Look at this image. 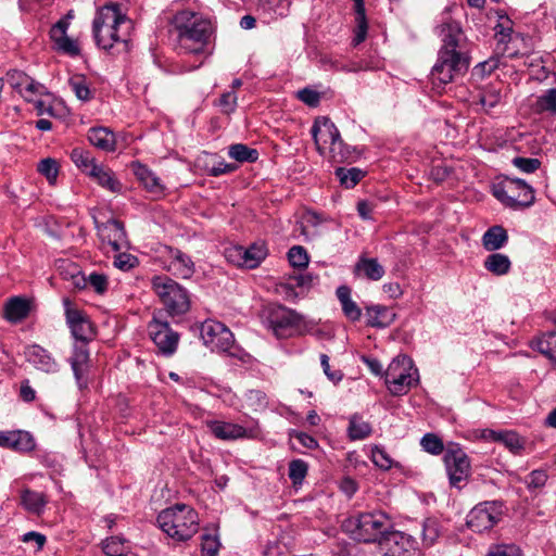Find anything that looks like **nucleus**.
Returning <instances> with one entry per match:
<instances>
[{"label":"nucleus","instance_id":"obj_3","mask_svg":"<svg viewBox=\"0 0 556 556\" xmlns=\"http://www.w3.org/2000/svg\"><path fill=\"white\" fill-rule=\"evenodd\" d=\"M132 22L119 10L116 3L100 8L92 22V34L98 47L109 50L115 43L127 45Z\"/></svg>","mask_w":556,"mask_h":556},{"label":"nucleus","instance_id":"obj_63","mask_svg":"<svg viewBox=\"0 0 556 556\" xmlns=\"http://www.w3.org/2000/svg\"><path fill=\"white\" fill-rule=\"evenodd\" d=\"M41 85L35 83L33 79L28 77V81L25 83L22 92H20L27 101L33 100V96L39 93V89Z\"/></svg>","mask_w":556,"mask_h":556},{"label":"nucleus","instance_id":"obj_59","mask_svg":"<svg viewBox=\"0 0 556 556\" xmlns=\"http://www.w3.org/2000/svg\"><path fill=\"white\" fill-rule=\"evenodd\" d=\"M547 481V475L543 470H533L528 477H527V485L529 489H540L542 488Z\"/></svg>","mask_w":556,"mask_h":556},{"label":"nucleus","instance_id":"obj_22","mask_svg":"<svg viewBox=\"0 0 556 556\" xmlns=\"http://www.w3.org/2000/svg\"><path fill=\"white\" fill-rule=\"evenodd\" d=\"M168 270L179 278H190L194 273V263L191 257L179 250L172 251Z\"/></svg>","mask_w":556,"mask_h":556},{"label":"nucleus","instance_id":"obj_31","mask_svg":"<svg viewBox=\"0 0 556 556\" xmlns=\"http://www.w3.org/2000/svg\"><path fill=\"white\" fill-rule=\"evenodd\" d=\"M48 500L41 492L24 489L21 492V504L30 514L40 515Z\"/></svg>","mask_w":556,"mask_h":556},{"label":"nucleus","instance_id":"obj_52","mask_svg":"<svg viewBox=\"0 0 556 556\" xmlns=\"http://www.w3.org/2000/svg\"><path fill=\"white\" fill-rule=\"evenodd\" d=\"M220 543L217 535L203 534L202 535V556H216L219 549Z\"/></svg>","mask_w":556,"mask_h":556},{"label":"nucleus","instance_id":"obj_61","mask_svg":"<svg viewBox=\"0 0 556 556\" xmlns=\"http://www.w3.org/2000/svg\"><path fill=\"white\" fill-rule=\"evenodd\" d=\"M298 98L309 106H316L319 103V93L309 88L299 90Z\"/></svg>","mask_w":556,"mask_h":556},{"label":"nucleus","instance_id":"obj_64","mask_svg":"<svg viewBox=\"0 0 556 556\" xmlns=\"http://www.w3.org/2000/svg\"><path fill=\"white\" fill-rule=\"evenodd\" d=\"M236 168H237V166L233 165V164H228V163H225V162H219L217 165L213 166L210 169V174L212 176L217 177V176H220V175H224V174H227V173H231Z\"/></svg>","mask_w":556,"mask_h":556},{"label":"nucleus","instance_id":"obj_26","mask_svg":"<svg viewBox=\"0 0 556 556\" xmlns=\"http://www.w3.org/2000/svg\"><path fill=\"white\" fill-rule=\"evenodd\" d=\"M89 142L103 151L115 150V135L106 127H92L88 131Z\"/></svg>","mask_w":556,"mask_h":556},{"label":"nucleus","instance_id":"obj_24","mask_svg":"<svg viewBox=\"0 0 556 556\" xmlns=\"http://www.w3.org/2000/svg\"><path fill=\"white\" fill-rule=\"evenodd\" d=\"M367 325L376 328H386L395 319V313L392 308L383 305H372L367 307Z\"/></svg>","mask_w":556,"mask_h":556},{"label":"nucleus","instance_id":"obj_47","mask_svg":"<svg viewBox=\"0 0 556 556\" xmlns=\"http://www.w3.org/2000/svg\"><path fill=\"white\" fill-rule=\"evenodd\" d=\"M439 536V525L435 519L428 518L422 523L421 538L425 546L434 544Z\"/></svg>","mask_w":556,"mask_h":556},{"label":"nucleus","instance_id":"obj_19","mask_svg":"<svg viewBox=\"0 0 556 556\" xmlns=\"http://www.w3.org/2000/svg\"><path fill=\"white\" fill-rule=\"evenodd\" d=\"M98 235L103 242L112 247L114 251H119L126 241L124 226L116 219H109L105 223L97 224Z\"/></svg>","mask_w":556,"mask_h":556},{"label":"nucleus","instance_id":"obj_13","mask_svg":"<svg viewBox=\"0 0 556 556\" xmlns=\"http://www.w3.org/2000/svg\"><path fill=\"white\" fill-rule=\"evenodd\" d=\"M443 460L450 484L460 489V483L467 481L470 476L471 466L469 457L462 448L454 447L445 452Z\"/></svg>","mask_w":556,"mask_h":556},{"label":"nucleus","instance_id":"obj_42","mask_svg":"<svg viewBox=\"0 0 556 556\" xmlns=\"http://www.w3.org/2000/svg\"><path fill=\"white\" fill-rule=\"evenodd\" d=\"M356 269L362 270L371 280H379L384 275L382 265L376 258H361L356 264Z\"/></svg>","mask_w":556,"mask_h":556},{"label":"nucleus","instance_id":"obj_38","mask_svg":"<svg viewBox=\"0 0 556 556\" xmlns=\"http://www.w3.org/2000/svg\"><path fill=\"white\" fill-rule=\"evenodd\" d=\"M370 433L371 426L367 421L356 414L351 416L348 428V434L351 440H364Z\"/></svg>","mask_w":556,"mask_h":556},{"label":"nucleus","instance_id":"obj_49","mask_svg":"<svg viewBox=\"0 0 556 556\" xmlns=\"http://www.w3.org/2000/svg\"><path fill=\"white\" fill-rule=\"evenodd\" d=\"M290 265L294 268H304L308 264L306 250L301 245L292 247L288 252Z\"/></svg>","mask_w":556,"mask_h":556},{"label":"nucleus","instance_id":"obj_50","mask_svg":"<svg viewBox=\"0 0 556 556\" xmlns=\"http://www.w3.org/2000/svg\"><path fill=\"white\" fill-rule=\"evenodd\" d=\"M420 444L426 452L431 453L433 455H439L444 450L442 440L433 433L425 434L421 439Z\"/></svg>","mask_w":556,"mask_h":556},{"label":"nucleus","instance_id":"obj_40","mask_svg":"<svg viewBox=\"0 0 556 556\" xmlns=\"http://www.w3.org/2000/svg\"><path fill=\"white\" fill-rule=\"evenodd\" d=\"M71 159L75 165L87 175L92 170L93 166L98 165L91 152L83 148L73 149L71 152Z\"/></svg>","mask_w":556,"mask_h":556},{"label":"nucleus","instance_id":"obj_32","mask_svg":"<svg viewBox=\"0 0 556 556\" xmlns=\"http://www.w3.org/2000/svg\"><path fill=\"white\" fill-rule=\"evenodd\" d=\"M337 296L342 306L343 314L351 321L361 319L362 311L351 298V289L346 286H340L337 289Z\"/></svg>","mask_w":556,"mask_h":556},{"label":"nucleus","instance_id":"obj_4","mask_svg":"<svg viewBox=\"0 0 556 556\" xmlns=\"http://www.w3.org/2000/svg\"><path fill=\"white\" fill-rule=\"evenodd\" d=\"M170 24L177 33L179 49L185 53H204L212 34L211 22L202 14L181 10L174 14Z\"/></svg>","mask_w":556,"mask_h":556},{"label":"nucleus","instance_id":"obj_55","mask_svg":"<svg viewBox=\"0 0 556 556\" xmlns=\"http://www.w3.org/2000/svg\"><path fill=\"white\" fill-rule=\"evenodd\" d=\"M137 264V257L129 253H118L114 257V266L124 271L134 268Z\"/></svg>","mask_w":556,"mask_h":556},{"label":"nucleus","instance_id":"obj_34","mask_svg":"<svg viewBox=\"0 0 556 556\" xmlns=\"http://www.w3.org/2000/svg\"><path fill=\"white\" fill-rule=\"evenodd\" d=\"M483 266L489 273L495 276H504L509 273L511 262L505 254L492 253L485 257Z\"/></svg>","mask_w":556,"mask_h":556},{"label":"nucleus","instance_id":"obj_48","mask_svg":"<svg viewBox=\"0 0 556 556\" xmlns=\"http://www.w3.org/2000/svg\"><path fill=\"white\" fill-rule=\"evenodd\" d=\"M498 65L500 59L497 56L490 58L489 60L477 64L471 71V76L476 80L483 79L486 75H490L493 71H495Z\"/></svg>","mask_w":556,"mask_h":556},{"label":"nucleus","instance_id":"obj_41","mask_svg":"<svg viewBox=\"0 0 556 556\" xmlns=\"http://www.w3.org/2000/svg\"><path fill=\"white\" fill-rule=\"evenodd\" d=\"M336 176L340 180V184L346 189L354 188L361 179L365 176V173L356 167L345 169L339 167L336 169Z\"/></svg>","mask_w":556,"mask_h":556},{"label":"nucleus","instance_id":"obj_25","mask_svg":"<svg viewBox=\"0 0 556 556\" xmlns=\"http://www.w3.org/2000/svg\"><path fill=\"white\" fill-rule=\"evenodd\" d=\"M74 285L79 289H91L99 294H103L108 289V277L97 271L85 275H73Z\"/></svg>","mask_w":556,"mask_h":556},{"label":"nucleus","instance_id":"obj_51","mask_svg":"<svg viewBox=\"0 0 556 556\" xmlns=\"http://www.w3.org/2000/svg\"><path fill=\"white\" fill-rule=\"evenodd\" d=\"M497 442L503 443L513 453H517L523 445L520 437L514 431H501Z\"/></svg>","mask_w":556,"mask_h":556},{"label":"nucleus","instance_id":"obj_44","mask_svg":"<svg viewBox=\"0 0 556 556\" xmlns=\"http://www.w3.org/2000/svg\"><path fill=\"white\" fill-rule=\"evenodd\" d=\"M68 85L75 96L81 101H88L92 94L85 76L75 75L70 78Z\"/></svg>","mask_w":556,"mask_h":556},{"label":"nucleus","instance_id":"obj_37","mask_svg":"<svg viewBox=\"0 0 556 556\" xmlns=\"http://www.w3.org/2000/svg\"><path fill=\"white\" fill-rule=\"evenodd\" d=\"M535 113L556 115V88H551L539 96L533 105Z\"/></svg>","mask_w":556,"mask_h":556},{"label":"nucleus","instance_id":"obj_27","mask_svg":"<svg viewBox=\"0 0 556 556\" xmlns=\"http://www.w3.org/2000/svg\"><path fill=\"white\" fill-rule=\"evenodd\" d=\"M88 176L94 179L101 187L112 192H121L122 190V185L115 178L114 173L102 164L93 166Z\"/></svg>","mask_w":556,"mask_h":556},{"label":"nucleus","instance_id":"obj_17","mask_svg":"<svg viewBox=\"0 0 556 556\" xmlns=\"http://www.w3.org/2000/svg\"><path fill=\"white\" fill-rule=\"evenodd\" d=\"M149 333L159 350L165 355H172L178 345L179 336L167 321L156 318L149 324Z\"/></svg>","mask_w":556,"mask_h":556},{"label":"nucleus","instance_id":"obj_16","mask_svg":"<svg viewBox=\"0 0 556 556\" xmlns=\"http://www.w3.org/2000/svg\"><path fill=\"white\" fill-rule=\"evenodd\" d=\"M266 255L267 250L264 243H254L249 248L231 247L225 252L228 262L250 269L256 268Z\"/></svg>","mask_w":556,"mask_h":556},{"label":"nucleus","instance_id":"obj_2","mask_svg":"<svg viewBox=\"0 0 556 556\" xmlns=\"http://www.w3.org/2000/svg\"><path fill=\"white\" fill-rule=\"evenodd\" d=\"M66 324L74 339L72 354L68 357L76 383L80 390L87 388L91 368L88 344L96 338V330L88 316L73 307L68 298L63 299Z\"/></svg>","mask_w":556,"mask_h":556},{"label":"nucleus","instance_id":"obj_39","mask_svg":"<svg viewBox=\"0 0 556 556\" xmlns=\"http://www.w3.org/2000/svg\"><path fill=\"white\" fill-rule=\"evenodd\" d=\"M102 548L108 556H125L130 551V545L127 540L116 535L103 541Z\"/></svg>","mask_w":556,"mask_h":556},{"label":"nucleus","instance_id":"obj_60","mask_svg":"<svg viewBox=\"0 0 556 556\" xmlns=\"http://www.w3.org/2000/svg\"><path fill=\"white\" fill-rule=\"evenodd\" d=\"M219 106L224 113H231L237 106V96L232 91H228L222 94L219 99Z\"/></svg>","mask_w":556,"mask_h":556},{"label":"nucleus","instance_id":"obj_1","mask_svg":"<svg viewBox=\"0 0 556 556\" xmlns=\"http://www.w3.org/2000/svg\"><path fill=\"white\" fill-rule=\"evenodd\" d=\"M442 47L431 70V80L440 88L464 75L470 65L469 45L457 22H443L440 26Z\"/></svg>","mask_w":556,"mask_h":556},{"label":"nucleus","instance_id":"obj_23","mask_svg":"<svg viewBox=\"0 0 556 556\" xmlns=\"http://www.w3.org/2000/svg\"><path fill=\"white\" fill-rule=\"evenodd\" d=\"M132 168L137 179L142 184L148 192L157 195L163 193L164 186L160 178L150 168L140 163H134Z\"/></svg>","mask_w":556,"mask_h":556},{"label":"nucleus","instance_id":"obj_18","mask_svg":"<svg viewBox=\"0 0 556 556\" xmlns=\"http://www.w3.org/2000/svg\"><path fill=\"white\" fill-rule=\"evenodd\" d=\"M74 12L70 11L63 18L58 21L50 29V38L54 42L55 48L68 55H78L79 47L77 42L67 36V28Z\"/></svg>","mask_w":556,"mask_h":556},{"label":"nucleus","instance_id":"obj_46","mask_svg":"<svg viewBox=\"0 0 556 556\" xmlns=\"http://www.w3.org/2000/svg\"><path fill=\"white\" fill-rule=\"evenodd\" d=\"M307 464L302 459H293L289 464V478L293 485H301L307 475Z\"/></svg>","mask_w":556,"mask_h":556},{"label":"nucleus","instance_id":"obj_6","mask_svg":"<svg viewBox=\"0 0 556 556\" xmlns=\"http://www.w3.org/2000/svg\"><path fill=\"white\" fill-rule=\"evenodd\" d=\"M157 523L169 538L182 542L198 532L199 517L193 508L185 504H176L159 514Z\"/></svg>","mask_w":556,"mask_h":556},{"label":"nucleus","instance_id":"obj_53","mask_svg":"<svg viewBox=\"0 0 556 556\" xmlns=\"http://www.w3.org/2000/svg\"><path fill=\"white\" fill-rule=\"evenodd\" d=\"M371 460L374 462V464L376 466H378L384 470H388L392 467L391 457L388 455V453L383 448H381L379 446L372 447Z\"/></svg>","mask_w":556,"mask_h":556},{"label":"nucleus","instance_id":"obj_45","mask_svg":"<svg viewBox=\"0 0 556 556\" xmlns=\"http://www.w3.org/2000/svg\"><path fill=\"white\" fill-rule=\"evenodd\" d=\"M37 170L46 177L50 185L56 182L59 175V164L54 159L47 157L39 162Z\"/></svg>","mask_w":556,"mask_h":556},{"label":"nucleus","instance_id":"obj_21","mask_svg":"<svg viewBox=\"0 0 556 556\" xmlns=\"http://www.w3.org/2000/svg\"><path fill=\"white\" fill-rule=\"evenodd\" d=\"M206 426L210 431L220 440H237L241 438H249L251 437L252 432V430H248L240 425L220 420H210L206 422Z\"/></svg>","mask_w":556,"mask_h":556},{"label":"nucleus","instance_id":"obj_11","mask_svg":"<svg viewBox=\"0 0 556 556\" xmlns=\"http://www.w3.org/2000/svg\"><path fill=\"white\" fill-rule=\"evenodd\" d=\"M311 132L320 154L324 153L326 146L329 144L330 153L341 154L340 159L344 157L345 154L341 151L344 142L341 139L339 129L330 118L325 116L316 118Z\"/></svg>","mask_w":556,"mask_h":556},{"label":"nucleus","instance_id":"obj_36","mask_svg":"<svg viewBox=\"0 0 556 556\" xmlns=\"http://www.w3.org/2000/svg\"><path fill=\"white\" fill-rule=\"evenodd\" d=\"M35 446L33 437L26 431H8V446L15 451L27 452Z\"/></svg>","mask_w":556,"mask_h":556},{"label":"nucleus","instance_id":"obj_9","mask_svg":"<svg viewBox=\"0 0 556 556\" xmlns=\"http://www.w3.org/2000/svg\"><path fill=\"white\" fill-rule=\"evenodd\" d=\"M493 195L505 206L513 210L530 207L534 201V190L525 180L505 178L493 186Z\"/></svg>","mask_w":556,"mask_h":556},{"label":"nucleus","instance_id":"obj_57","mask_svg":"<svg viewBox=\"0 0 556 556\" xmlns=\"http://www.w3.org/2000/svg\"><path fill=\"white\" fill-rule=\"evenodd\" d=\"M480 103L485 109L495 108L501 101V93L495 89H488L480 94Z\"/></svg>","mask_w":556,"mask_h":556},{"label":"nucleus","instance_id":"obj_33","mask_svg":"<svg viewBox=\"0 0 556 556\" xmlns=\"http://www.w3.org/2000/svg\"><path fill=\"white\" fill-rule=\"evenodd\" d=\"M531 348L556 364V332L544 333L531 341Z\"/></svg>","mask_w":556,"mask_h":556},{"label":"nucleus","instance_id":"obj_8","mask_svg":"<svg viewBox=\"0 0 556 556\" xmlns=\"http://www.w3.org/2000/svg\"><path fill=\"white\" fill-rule=\"evenodd\" d=\"M151 285L169 316H181L190 309L191 301L188 290L174 279L167 276H155Z\"/></svg>","mask_w":556,"mask_h":556},{"label":"nucleus","instance_id":"obj_20","mask_svg":"<svg viewBox=\"0 0 556 556\" xmlns=\"http://www.w3.org/2000/svg\"><path fill=\"white\" fill-rule=\"evenodd\" d=\"M25 355L27 361L37 369L47 374H54L59 370V364L46 349L34 344L26 349Z\"/></svg>","mask_w":556,"mask_h":556},{"label":"nucleus","instance_id":"obj_15","mask_svg":"<svg viewBox=\"0 0 556 556\" xmlns=\"http://www.w3.org/2000/svg\"><path fill=\"white\" fill-rule=\"evenodd\" d=\"M378 548L383 556H406L417 548V541L409 534L389 529L378 541Z\"/></svg>","mask_w":556,"mask_h":556},{"label":"nucleus","instance_id":"obj_30","mask_svg":"<svg viewBox=\"0 0 556 556\" xmlns=\"http://www.w3.org/2000/svg\"><path fill=\"white\" fill-rule=\"evenodd\" d=\"M30 305L26 299L11 298L4 306V317L12 323H17L26 318L29 314Z\"/></svg>","mask_w":556,"mask_h":556},{"label":"nucleus","instance_id":"obj_54","mask_svg":"<svg viewBox=\"0 0 556 556\" xmlns=\"http://www.w3.org/2000/svg\"><path fill=\"white\" fill-rule=\"evenodd\" d=\"M485 556H521V553L514 544H501L490 547Z\"/></svg>","mask_w":556,"mask_h":556},{"label":"nucleus","instance_id":"obj_7","mask_svg":"<svg viewBox=\"0 0 556 556\" xmlns=\"http://www.w3.org/2000/svg\"><path fill=\"white\" fill-rule=\"evenodd\" d=\"M262 318L264 325L278 339L304 334L308 331V326L303 316L283 305L269 304L265 306Z\"/></svg>","mask_w":556,"mask_h":556},{"label":"nucleus","instance_id":"obj_56","mask_svg":"<svg viewBox=\"0 0 556 556\" xmlns=\"http://www.w3.org/2000/svg\"><path fill=\"white\" fill-rule=\"evenodd\" d=\"M513 164L525 173H533L540 167L541 162L538 159L518 156L513 160Z\"/></svg>","mask_w":556,"mask_h":556},{"label":"nucleus","instance_id":"obj_62","mask_svg":"<svg viewBox=\"0 0 556 556\" xmlns=\"http://www.w3.org/2000/svg\"><path fill=\"white\" fill-rule=\"evenodd\" d=\"M320 364H321V367H323V370H324L325 375L327 376V378L330 381H332L334 383L341 381L343 375H342V372L340 370H334V371L330 370L328 355H326V354H321L320 355Z\"/></svg>","mask_w":556,"mask_h":556},{"label":"nucleus","instance_id":"obj_28","mask_svg":"<svg viewBox=\"0 0 556 556\" xmlns=\"http://www.w3.org/2000/svg\"><path fill=\"white\" fill-rule=\"evenodd\" d=\"M292 0H256L257 9L270 20L289 14Z\"/></svg>","mask_w":556,"mask_h":556},{"label":"nucleus","instance_id":"obj_12","mask_svg":"<svg viewBox=\"0 0 556 556\" xmlns=\"http://www.w3.org/2000/svg\"><path fill=\"white\" fill-rule=\"evenodd\" d=\"M200 336L213 352H230L235 343L232 332L224 324L212 319L202 323Z\"/></svg>","mask_w":556,"mask_h":556},{"label":"nucleus","instance_id":"obj_35","mask_svg":"<svg viewBox=\"0 0 556 556\" xmlns=\"http://www.w3.org/2000/svg\"><path fill=\"white\" fill-rule=\"evenodd\" d=\"M353 1V11L355 14V36L353 39L354 46L359 45L363 42L367 35V20L365 14V5L364 0H352Z\"/></svg>","mask_w":556,"mask_h":556},{"label":"nucleus","instance_id":"obj_10","mask_svg":"<svg viewBox=\"0 0 556 556\" xmlns=\"http://www.w3.org/2000/svg\"><path fill=\"white\" fill-rule=\"evenodd\" d=\"M417 369L406 355H399L388 366L384 372L386 384L393 395H403L418 382Z\"/></svg>","mask_w":556,"mask_h":556},{"label":"nucleus","instance_id":"obj_43","mask_svg":"<svg viewBox=\"0 0 556 556\" xmlns=\"http://www.w3.org/2000/svg\"><path fill=\"white\" fill-rule=\"evenodd\" d=\"M228 154L238 162H255L258 159V152L242 143H236L229 147Z\"/></svg>","mask_w":556,"mask_h":556},{"label":"nucleus","instance_id":"obj_29","mask_svg":"<svg viewBox=\"0 0 556 556\" xmlns=\"http://www.w3.org/2000/svg\"><path fill=\"white\" fill-rule=\"evenodd\" d=\"M508 242L506 229L500 225L490 227L482 236V245L489 252H494Z\"/></svg>","mask_w":556,"mask_h":556},{"label":"nucleus","instance_id":"obj_58","mask_svg":"<svg viewBox=\"0 0 556 556\" xmlns=\"http://www.w3.org/2000/svg\"><path fill=\"white\" fill-rule=\"evenodd\" d=\"M7 81L13 89L22 92L25 83L28 81V76L20 71H11L7 74Z\"/></svg>","mask_w":556,"mask_h":556},{"label":"nucleus","instance_id":"obj_5","mask_svg":"<svg viewBox=\"0 0 556 556\" xmlns=\"http://www.w3.org/2000/svg\"><path fill=\"white\" fill-rule=\"evenodd\" d=\"M391 527L390 518L381 510L358 513L342 523L344 532L353 540L377 544Z\"/></svg>","mask_w":556,"mask_h":556},{"label":"nucleus","instance_id":"obj_14","mask_svg":"<svg viewBox=\"0 0 556 556\" xmlns=\"http://www.w3.org/2000/svg\"><path fill=\"white\" fill-rule=\"evenodd\" d=\"M502 516V505L496 502H485L473 507L467 516V526L475 532L491 529Z\"/></svg>","mask_w":556,"mask_h":556}]
</instances>
